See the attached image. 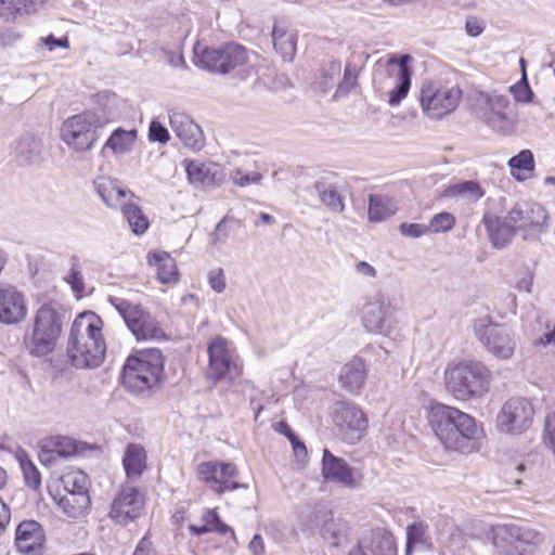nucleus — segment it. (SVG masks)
<instances>
[{
    "label": "nucleus",
    "mask_w": 555,
    "mask_h": 555,
    "mask_svg": "<svg viewBox=\"0 0 555 555\" xmlns=\"http://www.w3.org/2000/svg\"><path fill=\"white\" fill-rule=\"evenodd\" d=\"M359 74L360 70L345 66L344 77L343 80L337 85L335 96L338 98L345 95L354 89L358 86Z\"/></svg>",
    "instance_id": "obj_50"
},
{
    "label": "nucleus",
    "mask_w": 555,
    "mask_h": 555,
    "mask_svg": "<svg viewBox=\"0 0 555 555\" xmlns=\"http://www.w3.org/2000/svg\"><path fill=\"white\" fill-rule=\"evenodd\" d=\"M395 537L385 529H374L363 534L348 555H397Z\"/></svg>",
    "instance_id": "obj_20"
},
{
    "label": "nucleus",
    "mask_w": 555,
    "mask_h": 555,
    "mask_svg": "<svg viewBox=\"0 0 555 555\" xmlns=\"http://www.w3.org/2000/svg\"><path fill=\"white\" fill-rule=\"evenodd\" d=\"M133 555H158L147 538H142L137 545Z\"/></svg>",
    "instance_id": "obj_63"
},
{
    "label": "nucleus",
    "mask_w": 555,
    "mask_h": 555,
    "mask_svg": "<svg viewBox=\"0 0 555 555\" xmlns=\"http://www.w3.org/2000/svg\"><path fill=\"white\" fill-rule=\"evenodd\" d=\"M511 92L514 94V98L517 102H530L533 93L529 87L528 80H527V74L524 73L521 75V79L516 85L512 86L509 88Z\"/></svg>",
    "instance_id": "obj_53"
},
{
    "label": "nucleus",
    "mask_w": 555,
    "mask_h": 555,
    "mask_svg": "<svg viewBox=\"0 0 555 555\" xmlns=\"http://www.w3.org/2000/svg\"><path fill=\"white\" fill-rule=\"evenodd\" d=\"M455 217L448 211L436 214L429 221L428 231L430 233H446L455 225Z\"/></svg>",
    "instance_id": "obj_49"
},
{
    "label": "nucleus",
    "mask_w": 555,
    "mask_h": 555,
    "mask_svg": "<svg viewBox=\"0 0 555 555\" xmlns=\"http://www.w3.org/2000/svg\"><path fill=\"white\" fill-rule=\"evenodd\" d=\"M314 526L319 527L322 539L332 546H338L347 537V526L341 519H336L331 513H318L314 515Z\"/></svg>",
    "instance_id": "obj_28"
},
{
    "label": "nucleus",
    "mask_w": 555,
    "mask_h": 555,
    "mask_svg": "<svg viewBox=\"0 0 555 555\" xmlns=\"http://www.w3.org/2000/svg\"><path fill=\"white\" fill-rule=\"evenodd\" d=\"M150 262L156 267L158 280L164 284L178 281V269L175 259L166 251H154L149 256Z\"/></svg>",
    "instance_id": "obj_35"
},
{
    "label": "nucleus",
    "mask_w": 555,
    "mask_h": 555,
    "mask_svg": "<svg viewBox=\"0 0 555 555\" xmlns=\"http://www.w3.org/2000/svg\"><path fill=\"white\" fill-rule=\"evenodd\" d=\"M184 164L190 182L209 184L212 181L209 168L205 164L196 160H185Z\"/></svg>",
    "instance_id": "obj_47"
},
{
    "label": "nucleus",
    "mask_w": 555,
    "mask_h": 555,
    "mask_svg": "<svg viewBox=\"0 0 555 555\" xmlns=\"http://www.w3.org/2000/svg\"><path fill=\"white\" fill-rule=\"evenodd\" d=\"M271 43L284 62H292L297 51L295 37H271Z\"/></svg>",
    "instance_id": "obj_46"
},
{
    "label": "nucleus",
    "mask_w": 555,
    "mask_h": 555,
    "mask_svg": "<svg viewBox=\"0 0 555 555\" xmlns=\"http://www.w3.org/2000/svg\"><path fill=\"white\" fill-rule=\"evenodd\" d=\"M122 464L129 479L139 478L146 467L144 449L139 444H129L125 451Z\"/></svg>",
    "instance_id": "obj_36"
},
{
    "label": "nucleus",
    "mask_w": 555,
    "mask_h": 555,
    "mask_svg": "<svg viewBox=\"0 0 555 555\" xmlns=\"http://www.w3.org/2000/svg\"><path fill=\"white\" fill-rule=\"evenodd\" d=\"M46 541L42 526L33 519L18 524L15 530V545L21 553L29 554L40 550Z\"/></svg>",
    "instance_id": "obj_27"
},
{
    "label": "nucleus",
    "mask_w": 555,
    "mask_h": 555,
    "mask_svg": "<svg viewBox=\"0 0 555 555\" xmlns=\"http://www.w3.org/2000/svg\"><path fill=\"white\" fill-rule=\"evenodd\" d=\"M169 122L172 131L184 146L201 150L204 145V133L201 127L184 112L169 111Z\"/></svg>",
    "instance_id": "obj_25"
},
{
    "label": "nucleus",
    "mask_w": 555,
    "mask_h": 555,
    "mask_svg": "<svg viewBox=\"0 0 555 555\" xmlns=\"http://www.w3.org/2000/svg\"><path fill=\"white\" fill-rule=\"evenodd\" d=\"M513 222L516 230L528 232L529 234H538L543 231L546 222V211L538 203H519L507 216Z\"/></svg>",
    "instance_id": "obj_21"
},
{
    "label": "nucleus",
    "mask_w": 555,
    "mask_h": 555,
    "mask_svg": "<svg viewBox=\"0 0 555 555\" xmlns=\"http://www.w3.org/2000/svg\"><path fill=\"white\" fill-rule=\"evenodd\" d=\"M64 493L89 494V477L82 470H70L61 478Z\"/></svg>",
    "instance_id": "obj_43"
},
{
    "label": "nucleus",
    "mask_w": 555,
    "mask_h": 555,
    "mask_svg": "<svg viewBox=\"0 0 555 555\" xmlns=\"http://www.w3.org/2000/svg\"><path fill=\"white\" fill-rule=\"evenodd\" d=\"M72 267L66 278L67 282L72 285L75 292H81L85 288L83 278L79 270V260L77 257L70 259Z\"/></svg>",
    "instance_id": "obj_54"
},
{
    "label": "nucleus",
    "mask_w": 555,
    "mask_h": 555,
    "mask_svg": "<svg viewBox=\"0 0 555 555\" xmlns=\"http://www.w3.org/2000/svg\"><path fill=\"white\" fill-rule=\"evenodd\" d=\"M108 301L118 311L137 340L165 338V332L159 322L141 305L117 296H109Z\"/></svg>",
    "instance_id": "obj_8"
},
{
    "label": "nucleus",
    "mask_w": 555,
    "mask_h": 555,
    "mask_svg": "<svg viewBox=\"0 0 555 555\" xmlns=\"http://www.w3.org/2000/svg\"><path fill=\"white\" fill-rule=\"evenodd\" d=\"M164 372V358L156 348L137 351L128 357L122 369V384L133 392H144L154 388Z\"/></svg>",
    "instance_id": "obj_6"
},
{
    "label": "nucleus",
    "mask_w": 555,
    "mask_h": 555,
    "mask_svg": "<svg viewBox=\"0 0 555 555\" xmlns=\"http://www.w3.org/2000/svg\"><path fill=\"white\" fill-rule=\"evenodd\" d=\"M485 195V191L477 181L467 180L454 183L444 191V196L454 198L466 205L477 203Z\"/></svg>",
    "instance_id": "obj_33"
},
{
    "label": "nucleus",
    "mask_w": 555,
    "mask_h": 555,
    "mask_svg": "<svg viewBox=\"0 0 555 555\" xmlns=\"http://www.w3.org/2000/svg\"><path fill=\"white\" fill-rule=\"evenodd\" d=\"M194 64L210 73L229 75L235 74L241 80L249 79L250 69H247L248 52L235 42L220 46H207L197 40L193 47Z\"/></svg>",
    "instance_id": "obj_4"
},
{
    "label": "nucleus",
    "mask_w": 555,
    "mask_h": 555,
    "mask_svg": "<svg viewBox=\"0 0 555 555\" xmlns=\"http://www.w3.org/2000/svg\"><path fill=\"white\" fill-rule=\"evenodd\" d=\"M400 233L403 236L417 238L423 235L429 234L427 224L422 223H408L403 222L399 227Z\"/></svg>",
    "instance_id": "obj_58"
},
{
    "label": "nucleus",
    "mask_w": 555,
    "mask_h": 555,
    "mask_svg": "<svg viewBox=\"0 0 555 555\" xmlns=\"http://www.w3.org/2000/svg\"><path fill=\"white\" fill-rule=\"evenodd\" d=\"M396 306L390 296L378 291L374 296L367 298L361 310V321L369 333L389 335L392 331V318L390 310Z\"/></svg>",
    "instance_id": "obj_15"
},
{
    "label": "nucleus",
    "mask_w": 555,
    "mask_h": 555,
    "mask_svg": "<svg viewBox=\"0 0 555 555\" xmlns=\"http://www.w3.org/2000/svg\"><path fill=\"white\" fill-rule=\"evenodd\" d=\"M18 461L26 485L33 489H38L41 485V476L36 465L26 453L20 454Z\"/></svg>",
    "instance_id": "obj_48"
},
{
    "label": "nucleus",
    "mask_w": 555,
    "mask_h": 555,
    "mask_svg": "<svg viewBox=\"0 0 555 555\" xmlns=\"http://www.w3.org/2000/svg\"><path fill=\"white\" fill-rule=\"evenodd\" d=\"M332 420L336 434L347 443L361 440L367 429V418L353 403L339 401L334 404Z\"/></svg>",
    "instance_id": "obj_13"
},
{
    "label": "nucleus",
    "mask_w": 555,
    "mask_h": 555,
    "mask_svg": "<svg viewBox=\"0 0 555 555\" xmlns=\"http://www.w3.org/2000/svg\"><path fill=\"white\" fill-rule=\"evenodd\" d=\"M429 422L446 449L461 453L478 450L481 430L475 418L467 413L453 406L437 404L431 408Z\"/></svg>",
    "instance_id": "obj_1"
},
{
    "label": "nucleus",
    "mask_w": 555,
    "mask_h": 555,
    "mask_svg": "<svg viewBox=\"0 0 555 555\" xmlns=\"http://www.w3.org/2000/svg\"><path fill=\"white\" fill-rule=\"evenodd\" d=\"M475 333L486 348L495 359H511L517 348L515 332L503 325L493 323L490 317H483L476 321Z\"/></svg>",
    "instance_id": "obj_9"
},
{
    "label": "nucleus",
    "mask_w": 555,
    "mask_h": 555,
    "mask_svg": "<svg viewBox=\"0 0 555 555\" xmlns=\"http://www.w3.org/2000/svg\"><path fill=\"white\" fill-rule=\"evenodd\" d=\"M209 363L206 376L215 384L220 380L233 382L242 374V364L231 344L223 337H216L208 346Z\"/></svg>",
    "instance_id": "obj_10"
},
{
    "label": "nucleus",
    "mask_w": 555,
    "mask_h": 555,
    "mask_svg": "<svg viewBox=\"0 0 555 555\" xmlns=\"http://www.w3.org/2000/svg\"><path fill=\"white\" fill-rule=\"evenodd\" d=\"M120 210L134 234L141 235L146 232L149 220L137 203V199L128 201L126 205H122Z\"/></svg>",
    "instance_id": "obj_40"
},
{
    "label": "nucleus",
    "mask_w": 555,
    "mask_h": 555,
    "mask_svg": "<svg viewBox=\"0 0 555 555\" xmlns=\"http://www.w3.org/2000/svg\"><path fill=\"white\" fill-rule=\"evenodd\" d=\"M341 74V63L338 60H332L319 69L314 79V89L325 93L337 85Z\"/></svg>",
    "instance_id": "obj_38"
},
{
    "label": "nucleus",
    "mask_w": 555,
    "mask_h": 555,
    "mask_svg": "<svg viewBox=\"0 0 555 555\" xmlns=\"http://www.w3.org/2000/svg\"><path fill=\"white\" fill-rule=\"evenodd\" d=\"M365 379V364L359 357H354L347 362L339 373V383L341 387L351 393H358L362 389Z\"/></svg>",
    "instance_id": "obj_30"
},
{
    "label": "nucleus",
    "mask_w": 555,
    "mask_h": 555,
    "mask_svg": "<svg viewBox=\"0 0 555 555\" xmlns=\"http://www.w3.org/2000/svg\"><path fill=\"white\" fill-rule=\"evenodd\" d=\"M209 286L218 294L225 289V276L221 268L214 269L208 273Z\"/></svg>",
    "instance_id": "obj_59"
},
{
    "label": "nucleus",
    "mask_w": 555,
    "mask_h": 555,
    "mask_svg": "<svg viewBox=\"0 0 555 555\" xmlns=\"http://www.w3.org/2000/svg\"><path fill=\"white\" fill-rule=\"evenodd\" d=\"M396 203L385 195H370L369 219L373 222H379L397 211Z\"/></svg>",
    "instance_id": "obj_41"
},
{
    "label": "nucleus",
    "mask_w": 555,
    "mask_h": 555,
    "mask_svg": "<svg viewBox=\"0 0 555 555\" xmlns=\"http://www.w3.org/2000/svg\"><path fill=\"white\" fill-rule=\"evenodd\" d=\"M102 325L100 317L91 311L80 313L74 320L67 344V356L74 366L93 369L103 362L106 345Z\"/></svg>",
    "instance_id": "obj_2"
},
{
    "label": "nucleus",
    "mask_w": 555,
    "mask_h": 555,
    "mask_svg": "<svg viewBox=\"0 0 555 555\" xmlns=\"http://www.w3.org/2000/svg\"><path fill=\"white\" fill-rule=\"evenodd\" d=\"M46 2L47 0H0V17L14 23L20 17L35 14Z\"/></svg>",
    "instance_id": "obj_31"
},
{
    "label": "nucleus",
    "mask_w": 555,
    "mask_h": 555,
    "mask_svg": "<svg viewBox=\"0 0 555 555\" xmlns=\"http://www.w3.org/2000/svg\"><path fill=\"white\" fill-rule=\"evenodd\" d=\"M39 459L43 465L52 466L62 460H67L79 452L78 442L65 436L44 438L39 444Z\"/></svg>",
    "instance_id": "obj_23"
},
{
    "label": "nucleus",
    "mask_w": 555,
    "mask_h": 555,
    "mask_svg": "<svg viewBox=\"0 0 555 555\" xmlns=\"http://www.w3.org/2000/svg\"><path fill=\"white\" fill-rule=\"evenodd\" d=\"M247 69H250L249 78L256 76V80L258 82L262 83L263 86H266L268 88H275V83L272 80V77L275 73L273 67L267 65L260 69L255 70L253 66H247Z\"/></svg>",
    "instance_id": "obj_56"
},
{
    "label": "nucleus",
    "mask_w": 555,
    "mask_h": 555,
    "mask_svg": "<svg viewBox=\"0 0 555 555\" xmlns=\"http://www.w3.org/2000/svg\"><path fill=\"white\" fill-rule=\"evenodd\" d=\"M482 222L491 243L496 248L505 247L515 235L516 228L507 218L502 220L495 215L485 214Z\"/></svg>",
    "instance_id": "obj_29"
},
{
    "label": "nucleus",
    "mask_w": 555,
    "mask_h": 555,
    "mask_svg": "<svg viewBox=\"0 0 555 555\" xmlns=\"http://www.w3.org/2000/svg\"><path fill=\"white\" fill-rule=\"evenodd\" d=\"M534 410L531 402L521 397L506 400L496 415V427L501 433L520 435L532 425Z\"/></svg>",
    "instance_id": "obj_14"
},
{
    "label": "nucleus",
    "mask_w": 555,
    "mask_h": 555,
    "mask_svg": "<svg viewBox=\"0 0 555 555\" xmlns=\"http://www.w3.org/2000/svg\"><path fill=\"white\" fill-rule=\"evenodd\" d=\"M462 99V90L456 86L438 83L424 85L420 93V102L424 114L439 120L456 109Z\"/></svg>",
    "instance_id": "obj_12"
},
{
    "label": "nucleus",
    "mask_w": 555,
    "mask_h": 555,
    "mask_svg": "<svg viewBox=\"0 0 555 555\" xmlns=\"http://www.w3.org/2000/svg\"><path fill=\"white\" fill-rule=\"evenodd\" d=\"M248 550L251 555H264V542L260 534H255L248 544Z\"/></svg>",
    "instance_id": "obj_64"
},
{
    "label": "nucleus",
    "mask_w": 555,
    "mask_h": 555,
    "mask_svg": "<svg viewBox=\"0 0 555 555\" xmlns=\"http://www.w3.org/2000/svg\"><path fill=\"white\" fill-rule=\"evenodd\" d=\"M319 196L324 205L335 212H341L345 208L343 198L336 189L325 183H317Z\"/></svg>",
    "instance_id": "obj_44"
},
{
    "label": "nucleus",
    "mask_w": 555,
    "mask_h": 555,
    "mask_svg": "<svg viewBox=\"0 0 555 555\" xmlns=\"http://www.w3.org/2000/svg\"><path fill=\"white\" fill-rule=\"evenodd\" d=\"M411 61V55L402 54L400 56H392L387 63L388 73L396 76V86L389 91L388 103L390 106L399 105L408 95L412 76V72L409 67Z\"/></svg>",
    "instance_id": "obj_24"
},
{
    "label": "nucleus",
    "mask_w": 555,
    "mask_h": 555,
    "mask_svg": "<svg viewBox=\"0 0 555 555\" xmlns=\"http://www.w3.org/2000/svg\"><path fill=\"white\" fill-rule=\"evenodd\" d=\"M137 137L138 131L135 129L125 130L117 128L112 132L104 147L112 150L116 155H124L132 150Z\"/></svg>",
    "instance_id": "obj_39"
},
{
    "label": "nucleus",
    "mask_w": 555,
    "mask_h": 555,
    "mask_svg": "<svg viewBox=\"0 0 555 555\" xmlns=\"http://www.w3.org/2000/svg\"><path fill=\"white\" fill-rule=\"evenodd\" d=\"M428 545V537L424 524L414 522L406 527L405 555H411L415 550H426Z\"/></svg>",
    "instance_id": "obj_42"
},
{
    "label": "nucleus",
    "mask_w": 555,
    "mask_h": 555,
    "mask_svg": "<svg viewBox=\"0 0 555 555\" xmlns=\"http://www.w3.org/2000/svg\"><path fill=\"white\" fill-rule=\"evenodd\" d=\"M367 60L369 54L365 51H353L350 57L347 60L346 66L361 72Z\"/></svg>",
    "instance_id": "obj_60"
},
{
    "label": "nucleus",
    "mask_w": 555,
    "mask_h": 555,
    "mask_svg": "<svg viewBox=\"0 0 555 555\" xmlns=\"http://www.w3.org/2000/svg\"><path fill=\"white\" fill-rule=\"evenodd\" d=\"M90 496L85 493H64L57 501L62 512L70 518L85 516L90 507Z\"/></svg>",
    "instance_id": "obj_34"
},
{
    "label": "nucleus",
    "mask_w": 555,
    "mask_h": 555,
    "mask_svg": "<svg viewBox=\"0 0 555 555\" xmlns=\"http://www.w3.org/2000/svg\"><path fill=\"white\" fill-rule=\"evenodd\" d=\"M354 270L359 275L369 279H375L377 275L376 269L366 261H358L354 266Z\"/></svg>",
    "instance_id": "obj_62"
},
{
    "label": "nucleus",
    "mask_w": 555,
    "mask_h": 555,
    "mask_svg": "<svg viewBox=\"0 0 555 555\" xmlns=\"http://www.w3.org/2000/svg\"><path fill=\"white\" fill-rule=\"evenodd\" d=\"M237 473V468L234 464L217 461L202 462L196 468L197 479L206 483L218 494L236 490L240 487H246L245 485H240L232 480Z\"/></svg>",
    "instance_id": "obj_16"
},
{
    "label": "nucleus",
    "mask_w": 555,
    "mask_h": 555,
    "mask_svg": "<svg viewBox=\"0 0 555 555\" xmlns=\"http://www.w3.org/2000/svg\"><path fill=\"white\" fill-rule=\"evenodd\" d=\"M14 153L21 164L37 165L43 159V144L39 139L26 133L17 140Z\"/></svg>",
    "instance_id": "obj_32"
},
{
    "label": "nucleus",
    "mask_w": 555,
    "mask_h": 555,
    "mask_svg": "<svg viewBox=\"0 0 555 555\" xmlns=\"http://www.w3.org/2000/svg\"><path fill=\"white\" fill-rule=\"evenodd\" d=\"M203 524L201 526L190 525V532L194 535H201L207 532H218L220 534L231 533V539L236 544V538L231 527L221 521L219 515L215 511H205L202 515Z\"/></svg>",
    "instance_id": "obj_37"
},
{
    "label": "nucleus",
    "mask_w": 555,
    "mask_h": 555,
    "mask_svg": "<svg viewBox=\"0 0 555 555\" xmlns=\"http://www.w3.org/2000/svg\"><path fill=\"white\" fill-rule=\"evenodd\" d=\"M508 165L512 169L532 171L534 168L533 154L529 150H522L508 160Z\"/></svg>",
    "instance_id": "obj_51"
},
{
    "label": "nucleus",
    "mask_w": 555,
    "mask_h": 555,
    "mask_svg": "<svg viewBox=\"0 0 555 555\" xmlns=\"http://www.w3.org/2000/svg\"><path fill=\"white\" fill-rule=\"evenodd\" d=\"M65 322V310L57 302L41 305L34 313L23 336V344L33 357L51 353L61 337Z\"/></svg>",
    "instance_id": "obj_3"
},
{
    "label": "nucleus",
    "mask_w": 555,
    "mask_h": 555,
    "mask_svg": "<svg viewBox=\"0 0 555 555\" xmlns=\"http://www.w3.org/2000/svg\"><path fill=\"white\" fill-rule=\"evenodd\" d=\"M477 117L495 132L512 133L517 125L515 105L502 94H488L477 107Z\"/></svg>",
    "instance_id": "obj_11"
},
{
    "label": "nucleus",
    "mask_w": 555,
    "mask_h": 555,
    "mask_svg": "<svg viewBox=\"0 0 555 555\" xmlns=\"http://www.w3.org/2000/svg\"><path fill=\"white\" fill-rule=\"evenodd\" d=\"M468 35H481L486 30V22L476 16H468L465 22Z\"/></svg>",
    "instance_id": "obj_61"
},
{
    "label": "nucleus",
    "mask_w": 555,
    "mask_h": 555,
    "mask_svg": "<svg viewBox=\"0 0 555 555\" xmlns=\"http://www.w3.org/2000/svg\"><path fill=\"white\" fill-rule=\"evenodd\" d=\"M231 181L238 186H248L250 184H259L262 175L257 171L243 172L241 169H234L230 173Z\"/></svg>",
    "instance_id": "obj_52"
},
{
    "label": "nucleus",
    "mask_w": 555,
    "mask_h": 555,
    "mask_svg": "<svg viewBox=\"0 0 555 555\" xmlns=\"http://www.w3.org/2000/svg\"><path fill=\"white\" fill-rule=\"evenodd\" d=\"M491 380V371L476 360L449 364L444 371L448 392L462 401L482 398L490 390Z\"/></svg>",
    "instance_id": "obj_5"
},
{
    "label": "nucleus",
    "mask_w": 555,
    "mask_h": 555,
    "mask_svg": "<svg viewBox=\"0 0 555 555\" xmlns=\"http://www.w3.org/2000/svg\"><path fill=\"white\" fill-rule=\"evenodd\" d=\"M94 189L103 203L112 209H121L130 199H138L129 190L125 189L121 183L115 179L107 177H99L93 182Z\"/></svg>",
    "instance_id": "obj_26"
},
{
    "label": "nucleus",
    "mask_w": 555,
    "mask_h": 555,
    "mask_svg": "<svg viewBox=\"0 0 555 555\" xmlns=\"http://www.w3.org/2000/svg\"><path fill=\"white\" fill-rule=\"evenodd\" d=\"M107 124L106 118L99 113L86 111L68 117L62 125V140L77 151L90 150L101 135V130Z\"/></svg>",
    "instance_id": "obj_7"
},
{
    "label": "nucleus",
    "mask_w": 555,
    "mask_h": 555,
    "mask_svg": "<svg viewBox=\"0 0 555 555\" xmlns=\"http://www.w3.org/2000/svg\"><path fill=\"white\" fill-rule=\"evenodd\" d=\"M544 440L555 455V406L547 413L544 422Z\"/></svg>",
    "instance_id": "obj_55"
},
{
    "label": "nucleus",
    "mask_w": 555,
    "mask_h": 555,
    "mask_svg": "<svg viewBox=\"0 0 555 555\" xmlns=\"http://www.w3.org/2000/svg\"><path fill=\"white\" fill-rule=\"evenodd\" d=\"M28 313L25 294L12 284H0V323L15 325Z\"/></svg>",
    "instance_id": "obj_18"
},
{
    "label": "nucleus",
    "mask_w": 555,
    "mask_h": 555,
    "mask_svg": "<svg viewBox=\"0 0 555 555\" xmlns=\"http://www.w3.org/2000/svg\"><path fill=\"white\" fill-rule=\"evenodd\" d=\"M144 505L142 494L133 487H124L113 501L109 516L119 525L138 518Z\"/></svg>",
    "instance_id": "obj_22"
},
{
    "label": "nucleus",
    "mask_w": 555,
    "mask_h": 555,
    "mask_svg": "<svg viewBox=\"0 0 555 555\" xmlns=\"http://www.w3.org/2000/svg\"><path fill=\"white\" fill-rule=\"evenodd\" d=\"M490 539L495 548L501 553L511 555L514 552H519L517 546L514 545L516 541L525 543H540L542 537L530 530H522L514 525H495L492 526L490 531Z\"/></svg>",
    "instance_id": "obj_19"
},
{
    "label": "nucleus",
    "mask_w": 555,
    "mask_h": 555,
    "mask_svg": "<svg viewBox=\"0 0 555 555\" xmlns=\"http://www.w3.org/2000/svg\"><path fill=\"white\" fill-rule=\"evenodd\" d=\"M95 103L102 111V114H99V116L106 118L108 122L117 111L118 96L112 91H101L95 95Z\"/></svg>",
    "instance_id": "obj_45"
},
{
    "label": "nucleus",
    "mask_w": 555,
    "mask_h": 555,
    "mask_svg": "<svg viewBox=\"0 0 555 555\" xmlns=\"http://www.w3.org/2000/svg\"><path fill=\"white\" fill-rule=\"evenodd\" d=\"M322 476L326 481L338 483L349 489L358 488L363 479L360 472L327 449L323 450Z\"/></svg>",
    "instance_id": "obj_17"
},
{
    "label": "nucleus",
    "mask_w": 555,
    "mask_h": 555,
    "mask_svg": "<svg viewBox=\"0 0 555 555\" xmlns=\"http://www.w3.org/2000/svg\"><path fill=\"white\" fill-rule=\"evenodd\" d=\"M149 139L152 142L167 143L170 139L166 127L158 120H152L149 128Z\"/></svg>",
    "instance_id": "obj_57"
}]
</instances>
